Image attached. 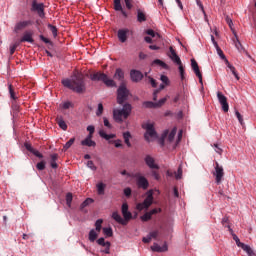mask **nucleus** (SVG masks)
<instances>
[{
    "label": "nucleus",
    "mask_w": 256,
    "mask_h": 256,
    "mask_svg": "<svg viewBox=\"0 0 256 256\" xmlns=\"http://www.w3.org/2000/svg\"><path fill=\"white\" fill-rule=\"evenodd\" d=\"M62 85L77 94L86 92V82L82 74H74L71 79L62 80Z\"/></svg>",
    "instance_id": "f257e3e1"
},
{
    "label": "nucleus",
    "mask_w": 256,
    "mask_h": 256,
    "mask_svg": "<svg viewBox=\"0 0 256 256\" xmlns=\"http://www.w3.org/2000/svg\"><path fill=\"white\" fill-rule=\"evenodd\" d=\"M132 112V105L131 104H124L122 109L113 110V119L117 123H122L126 120Z\"/></svg>",
    "instance_id": "f03ea898"
},
{
    "label": "nucleus",
    "mask_w": 256,
    "mask_h": 256,
    "mask_svg": "<svg viewBox=\"0 0 256 256\" xmlns=\"http://www.w3.org/2000/svg\"><path fill=\"white\" fill-rule=\"evenodd\" d=\"M89 79L91 81H101L107 87H111V88L117 87L116 82L113 79H109V77L102 72H95L89 75Z\"/></svg>",
    "instance_id": "7ed1b4c3"
},
{
    "label": "nucleus",
    "mask_w": 256,
    "mask_h": 256,
    "mask_svg": "<svg viewBox=\"0 0 256 256\" xmlns=\"http://www.w3.org/2000/svg\"><path fill=\"white\" fill-rule=\"evenodd\" d=\"M130 91L127 89L125 84H121L117 89V103L123 105L124 102L128 101Z\"/></svg>",
    "instance_id": "20e7f679"
},
{
    "label": "nucleus",
    "mask_w": 256,
    "mask_h": 256,
    "mask_svg": "<svg viewBox=\"0 0 256 256\" xmlns=\"http://www.w3.org/2000/svg\"><path fill=\"white\" fill-rule=\"evenodd\" d=\"M153 200V190H149L147 192V197L144 199V201L136 205V210L143 211L144 209H148L153 204Z\"/></svg>",
    "instance_id": "39448f33"
},
{
    "label": "nucleus",
    "mask_w": 256,
    "mask_h": 256,
    "mask_svg": "<svg viewBox=\"0 0 256 256\" xmlns=\"http://www.w3.org/2000/svg\"><path fill=\"white\" fill-rule=\"evenodd\" d=\"M132 177L135 179L138 188L143 190H147L149 188L150 184L148 179L142 176L141 173H135Z\"/></svg>",
    "instance_id": "423d86ee"
},
{
    "label": "nucleus",
    "mask_w": 256,
    "mask_h": 256,
    "mask_svg": "<svg viewBox=\"0 0 256 256\" xmlns=\"http://www.w3.org/2000/svg\"><path fill=\"white\" fill-rule=\"evenodd\" d=\"M142 128L146 130L144 138L150 141V138H157V132L154 129V125L151 123H146L142 125Z\"/></svg>",
    "instance_id": "0eeeda50"
},
{
    "label": "nucleus",
    "mask_w": 256,
    "mask_h": 256,
    "mask_svg": "<svg viewBox=\"0 0 256 256\" xmlns=\"http://www.w3.org/2000/svg\"><path fill=\"white\" fill-rule=\"evenodd\" d=\"M32 12L38 13V16L40 18L45 17V6L43 3L38 4L36 0L32 1V9H30Z\"/></svg>",
    "instance_id": "6e6552de"
},
{
    "label": "nucleus",
    "mask_w": 256,
    "mask_h": 256,
    "mask_svg": "<svg viewBox=\"0 0 256 256\" xmlns=\"http://www.w3.org/2000/svg\"><path fill=\"white\" fill-rule=\"evenodd\" d=\"M213 175L215 176L216 183L220 184L225 173L223 167L220 166L218 162H215V172H213Z\"/></svg>",
    "instance_id": "1a4fd4ad"
},
{
    "label": "nucleus",
    "mask_w": 256,
    "mask_h": 256,
    "mask_svg": "<svg viewBox=\"0 0 256 256\" xmlns=\"http://www.w3.org/2000/svg\"><path fill=\"white\" fill-rule=\"evenodd\" d=\"M217 98L222 107L223 112H229V104L227 101V97H225L221 92H217Z\"/></svg>",
    "instance_id": "9d476101"
},
{
    "label": "nucleus",
    "mask_w": 256,
    "mask_h": 256,
    "mask_svg": "<svg viewBox=\"0 0 256 256\" xmlns=\"http://www.w3.org/2000/svg\"><path fill=\"white\" fill-rule=\"evenodd\" d=\"M121 213L124 218V221H126V224L133 218V215L131 212H129V206L127 203H123L121 206Z\"/></svg>",
    "instance_id": "9b49d317"
},
{
    "label": "nucleus",
    "mask_w": 256,
    "mask_h": 256,
    "mask_svg": "<svg viewBox=\"0 0 256 256\" xmlns=\"http://www.w3.org/2000/svg\"><path fill=\"white\" fill-rule=\"evenodd\" d=\"M191 68H192L193 72L195 73V75L198 77L199 83L203 84V76L200 71L199 65L195 59H191Z\"/></svg>",
    "instance_id": "f8f14e48"
},
{
    "label": "nucleus",
    "mask_w": 256,
    "mask_h": 256,
    "mask_svg": "<svg viewBox=\"0 0 256 256\" xmlns=\"http://www.w3.org/2000/svg\"><path fill=\"white\" fill-rule=\"evenodd\" d=\"M144 162L145 164L148 166V168H150L151 170H158L160 169L159 165H157L155 163V159L150 156V155H146L145 158H144Z\"/></svg>",
    "instance_id": "ddd939ff"
},
{
    "label": "nucleus",
    "mask_w": 256,
    "mask_h": 256,
    "mask_svg": "<svg viewBox=\"0 0 256 256\" xmlns=\"http://www.w3.org/2000/svg\"><path fill=\"white\" fill-rule=\"evenodd\" d=\"M168 57L171 59V61L177 65H181L182 61L180 57L177 55L176 51L173 47H169V54Z\"/></svg>",
    "instance_id": "4468645a"
},
{
    "label": "nucleus",
    "mask_w": 256,
    "mask_h": 256,
    "mask_svg": "<svg viewBox=\"0 0 256 256\" xmlns=\"http://www.w3.org/2000/svg\"><path fill=\"white\" fill-rule=\"evenodd\" d=\"M144 78V75L141 73V71L138 70H131L130 71V79L132 82H140Z\"/></svg>",
    "instance_id": "2eb2a0df"
},
{
    "label": "nucleus",
    "mask_w": 256,
    "mask_h": 256,
    "mask_svg": "<svg viewBox=\"0 0 256 256\" xmlns=\"http://www.w3.org/2000/svg\"><path fill=\"white\" fill-rule=\"evenodd\" d=\"M161 211H162L161 208L152 209L151 211L146 212L143 216H141L140 219H141L143 222H147V221H149V220L152 219V216H153L154 214L160 213Z\"/></svg>",
    "instance_id": "dca6fc26"
},
{
    "label": "nucleus",
    "mask_w": 256,
    "mask_h": 256,
    "mask_svg": "<svg viewBox=\"0 0 256 256\" xmlns=\"http://www.w3.org/2000/svg\"><path fill=\"white\" fill-rule=\"evenodd\" d=\"M97 244L102 246L104 249L101 250V252H104L105 254H110V247L111 243L110 242H105L104 238H99L97 241Z\"/></svg>",
    "instance_id": "f3484780"
},
{
    "label": "nucleus",
    "mask_w": 256,
    "mask_h": 256,
    "mask_svg": "<svg viewBox=\"0 0 256 256\" xmlns=\"http://www.w3.org/2000/svg\"><path fill=\"white\" fill-rule=\"evenodd\" d=\"M150 249L154 252L162 253L168 251V244L167 242H164L162 246H160L158 243H153V245L150 247Z\"/></svg>",
    "instance_id": "a211bd4d"
},
{
    "label": "nucleus",
    "mask_w": 256,
    "mask_h": 256,
    "mask_svg": "<svg viewBox=\"0 0 256 256\" xmlns=\"http://www.w3.org/2000/svg\"><path fill=\"white\" fill-rule=\"evenodd\" d=\"M128 33L129 30L128 29H119L117 31V38L121 43H125L128 39Z\"/></svg>",
    "instance_id": "6ab92c4d"
},
{
    "label": "nucleus",
    "mask_w": 256,
    "mask_h": 256,
    "mask_svg": "<svg viewBox=\"0 0 256 256\" xmlns=\"http://www.w3.org/2000/svg\"><path fill=\"white\" fill-rule=\"evenodd\" d=\"M113 8H114L115 11H120L124 18H128L127 12L124 11V9L121 5V0H114L113 1Z\"/></svg>",
    "instance_id": "aec40b11"
},
{
    "label": "nucleus",
    "mask_w": 256,
    "mask_h": 256,
    "mask_svg": "<svg viewBox=\"0 0 256 256\" xmlns=\"http://www.w3.org/2000/svg\"><path fill=\"white\" fill-rule=\"evenodd\" d=\"M29 25H31V21L18 22L16 24V26H14V32L19 33V31H22L23 29H25Z\"/></svg>",
    "instance_id": "412c9836"
},
{
    "label": "nucleus",
    "mask_w": 256,
    "mask_h": 256,
    "mask_svg": "<svg viewBox=\"0 0 256 256\" xmlns=\"http://www.w3.org/2000/svg\"><path fill=\"white\" fill-rule=\"evenodd\" d=\"M233 34H234V38L232 39V41H233V44H234L235 48L239 52L244 51L245 49H244L243 45L241 44V42H240V40L238 38V35L235 32H233Z\"/></svg>",
    "instance_id": "4be33fe9"
},
{
    "label": "nucleus",
    "mask_w": 256,
    "mask_h": 256,
    "mask_svg": "<svg viewBox=\"0 0 256 256\" xmlns=\"http://www.w3.org/2000/svg\"><path fill=\"white\" fill-rule=\"evenodd\" d=\"M112 219H114L117 223L126 226L127 225V221H125V219L122 218V216L118 213V212H113L112 213Z\"/></svg>",
    "instance_id": "5701e85b"
},
{
    "label": "nucleus",
    "mask_w": 256,
    "mask_h": 256,
    "mask_svg": "<svg viewBox=\"0 0 256 256\" xmlns=\"http://www.w3.org/2000/svg\"><path fill=\"white\" fill-rule=\"evenodd\" d=\"M113 78L115 80H118L120 82H123L124 81V78H125V74H124V71L121 69V68H117L115 70V73H114V76Z\"/></svg>",
    "instance_id": "b1692460"
},
{
    "label": "nucleus",
    "mask_w": 256,
    "mask_h": 256,
    "mask_svg": "<svg viewBox=\"0 0 256 256\" xmlns=\"http://www.w3.org/2000/svg\"><path fill=\"white\" fill-rule=\"evenodd\" d=\"M32 36L33 34L31 32L24 33V36H22V39H20V43H23V42L33 43L34 39Z\"/></svg>",
    "instance_id": "393cba45"
},
{
    "label": "nucleus",
    "mask_w": 256,
    "mask_h": 256,
    "mask_svg": "<svg viewBox=\"0 0 256 256\" xmlns=\"http://www.w3.org/2000/svg\"><path fill=\"white\" fill-rule=\"evenodd\" d=\"M56 123H58V126H60V128H62V130L66 131L68 129V126H67L66 122L63 120L62 116L56 117Z\"/></svg>",
    "instance_id": "a878e982"
},
{
    "label": "nucleus",
    "mask_w": 256,
    "mask_h": 256,
    "mask_svg": "<svg viewBox=\"0 0 256 256\" xmlns=\"http://www.w3.org/2000/svg\"><path fill=\"white\" fill-rule=\"evenodd\" d=\"M98 134H99L100 137L104 138V139L107 140V141H110L111 139L116 138V135H115V134H109V135H107L104 130H99Z\"/></svg>",
    "instance_id": "bb28decb"
},
{
    "label": "nucleus",
    "mask_w": 256,
    "mask_h": 256,
    "mask_svg": "<svg viewBox=\"0 0 256 256\" xmlns=\"http://www.w3.org/2000/svg\"><path fill=\"white\" fill-rule=\"evenodd\" d=\"M123 139H124V143L126 144L127 147H132V144L130 142V139L132 138V135L130 132H124L122 134Z\"/></svg>",
    "instance_id": "cd10ccee"
},
{
    "label": "nucleus",
    "mask_w": 256,
    "mask_h": 256,
    "mask_svg": "<svg viewBox=\"0 0 256 256\" xmlns=\"http://www.w3.org/2000/svg\"><path fill=\"white\" fill-rule=\"evenodd\" d=\"M98 233H99V232H96L94 229H91V230L89 231V234H88V239H89V241H90V242H95L96 239H97L98 236H99Z\"/></svg>",
    "instance_id": "c85d7f7f"
},
{
    "label": "nucleus",
    "mask_w": 256,
    "mask_h": 256,
    "mask_svg": "<svg viewBox=\"0 0 256 256\" xmlns=\"http://www.w3.org/2000/svg\"><path fill=\"white\" fill-rule=\"evenodd\" d=\"M147 20L146 14L140 9L137 10V21L142 23Z\"/></svg>",
    "instance_id": "c756f323"
},
{
    "label": "nucleus",
    "mask_w": 256,
    "mask_h": 256,
    "mask_svg": "<svg viewBox=\"0 0 256 256\" xmlns=\"http://www.w3.org/2000/svg\"><path fill=\"white\" fill-rule=\"evenodd\" d=\"M226 64H227V67L229 68V70L231 71V73L236 78V80H240V77H239L238 73L236 72V68L233 65H231L228 60H226Z\"/></svg>",
    "instance_id": "7c9ffc66"
},
{
    "label": "nucleus",
    "mask_w": 256,
    "mask_h": 256,
    "mask_svg": "<svg viewBox=\"0 0 256 256\" xmlns=\"http://www.w3.org/2000/svg\"><path fill=\"white\" fill-rule=\"evenodd\" d=\"M82 146H87V147H95L96 142L92 141V139H87L85 138L83 141L80 143Z\"/></svg>",
    "instance_id": "2f4dec72"
},
{
    "label": "nucleus",
    "mask_w": 256,
    "mask_h": 256,
    "mask_svg": "<svg viewBox=\"0 0 256 256\" xmlns=\"http://www.w3.org/2000/svg\"><path fill=\"white\" fill-rule=\"evenodd\" d=\"M96 188H97V194H99V195H103V194H105V188H106V184H104V183H98L97 185H96Z\"/></svg>",
    "instance_id": "473e14b6"
},
{
    "label": "nucleus",
    "mask_w": 256,
    "mask_h": 256,
    "mask_svg": "<svg viewBox=\"0 0 256 256\" xmlns=\"http://www.w3.org/2000/svg\"><path fill=\"white\" fill-rule=\"evenodd\" d=\"M242 249L247 253L248 256H256V253L249 245L244 246Z\"/></svg>",
    "instance_id": "72a5a7b5"
},
{
    "label": "nucleus",
    "mask_w": 256,
    "mask_h": 256,
    "mask_svg": "<svg viewBox=\"0 0 256 256\" xmlns=\"http://www.w3.org/2000/svg\"><path fill=\"white\" fill-rule=\"evenodd\" d=\"M102 224H103V219H98V220H96V222H95V231H96L97 233H100V232H101Z\"/></svg>",
    "instance_id": "f704fd0d"
},
{
    "label": "nucleus",
    "mask_w": 256,
    "mask_h": 256,
    "mask_svg": "<svg viewBox=\"0 0 256 256\" xmlns=\"http://www.w3.org/2000/svg\"><path fill=\"white\" fill-rule=\"evenodd\" d=\"M176 134H177V128L176 127H174L172 130H171V132L169 133V135H168V141L169 142H173L174 141V138H175V136H176Z\"/></svg>",
    "instance_id": "c9c22d12"
},
{
    "label": "nucleus",
    "mask_w": 256,
    "mask_h": 256,
    "mask_svg": "<svg viewBox=\"0 0 256 256\" xmlns=\"http://www.w3.org/2000/svg\"><path fill=\"white\" fill-rule=\"evenodd\" d=\"M233 240L235 241L236 245L238 247H241L242 249L246 246V244L240 241L239 237L236 234H233Z\"/></svg>",
    "instance_id": "e433bc0d"
},
{
    "label": "nucleus",
    "mask_w": 256,
    "mask_h": 256,
    "mask_svg": "<svg viewBox=\"0 0 256 256\" xmlns=\"http://www.w3.org/2000/svg\"><path fill=\"white\" fill-rule=\"evenodd\" d=\"M178 70H179L181 80L184 81L185 80V69H184V66L182 63L180 65H178Z\"/></svg>",
    "instance_id": "4c0bfd02"
},
{
    "label": "nucleus",
    "mask_w": 256,
    "mask_h": 256,
    "mask_svg": "<svg viewBox=\"0 0 256 256\" xmlns=\"http://www.w3.org/2000/svg\"><path fill=\"white\" fill-rule=\"evenodd\" d=\"M94 200L92 198H87L85 201H83L80 205V209H83L87 207L88 205L92 204Z\"/></svg>",
    "instance_id": "58836bf2"
},
{
    "label": "nucleus",
    "mask_w": 256,
    "mask_h": 256,
    "mask_svg": "<svg viewBox=\"0 0 256 256\" xmlns=\"http://www.w3.org/2000/svg\"><path fill=\"white\" fill-rule=\"evenodd\" d=\"M145 77L147 78L148 83H150L153 88H156V87H157V82H156V80H154V78L148 76V73H145Z\"/></svg>",
    "instance_id": "ea45409f"
},
{
    "label": "nucleus",
    "mask_w": 256,
    "mask_h": 256,
    "mask_svg": "<svg viewBox=\"0 0 256 256\" xmlns=\"http://www.w3.org/2000/svg\"><path fill=\"white\" fill-rule=\"evenodd\" d=\"M102 232H103V234H104L105 236H107V237L113 236V229H112L111 227H109V228H103V229H102Z\"/></svg>",
    "instance_id": "a19ab883"
},
{
    "label": "nucleus",
    "mask_w": 256,
    "mask_h": 256,
    "mask_svg": "<svg viewBox=\"0 0 256 256\" xmlns=\"http://www.w3.org/2000/svg\"><path fill=\"white\" fill-rule=\"evenodd\" d=\"M48 29H50V32H52V36H54V38L57 37L58 35V29L57 27L51 25V24H48Z\"/></svg>",
    "instance_id": "79ce46f5"
},
{
    "label": "nucleus",
    "mask_w": 256,
    "mask_h": 256,
    "mask_svg": "<svg viewBox=\"0 0 256 256\" xmlns=\"http://www.w3.org/2000/svg\"><path fill=\"white\" fill-rule=\"evenodd\" d=\"M174 174H175V179L180 180L182 178V175H183L182 167L179 166L178 169H177V172H175Z\"/></svg>",
    "instance_id": "37998d69"
},
{
    "label": "nucleus",
    "mask_w": 256,
    "mask_h": 256,
    "mask_svg": "<svg viewBox=\"0 0 256 256\" xmlns=\"http://www.w3.org/2000/svg\"><path fill=\"white\" fill-rule=\"evenodd\" d=\"M143 107L145 108H157V104L151 101L143 102Z\"/></svg>",
    "instance_id": "c03bdc74"
},
{
    "label": "nucleus",
    "mask_w": 256,
    "mask_h": 256,
    "mask_svg": "<svg viewBox=\"0 0 256 256\" xmlns=\"http://www.w3.org/2000/svg\"><path fill=\"white\" fill-rule=\"evenodd\" d=\"M126 9L128 10H132L133 9V5H134V0H124Z\"/></svg>",
    "instance_id": "a18cd8bd"
},
{
    "label": "nucleus",
    "mask_w": 256,
    "mask_h": 256,
    "mask_svg": "<svg viewBox=\"0 0 256 256\" xmlns=\"http://www.w3.org/2000/svg\"><path fill=\"white\" fill-rule=\"evenodd\" d=\"M215 48H216V51H217L218 56H219L221 59H223V60H225V61L227 62L226 56L224 55V52L222 51V49H221L219 46H217V47H215Z\"/></svg>",
    "instance_id": "49530a36"
},
{
    "label": "nucleus",
    "mask_w": 256,
    "mask_h": 256,
    "mask_svg": "<svg viewBox=\"0 0 256 256\" xmlns=\"http://www.w3.org/2000/svg\"><path fill=\"white\" fill-rule=\"evenodd\" d=\"M72 200H73L72 193L66 194V205H68V207H71Z\"/></svg>",
    "instance_id": "de8ad7c7"
},
{
    "label": "nucleus",
    "mask_w": 256,
    "mask_h": 256,
    "mask_svg": "<svg viewBox=\"0 0 256 256\" xmlns=\"http://www.w3.org/2000/svg\"><path fill=\"white\" fill-rule=\"evenodd\" d=\"M160 80L161 82L165 85V86H169L170 85V80L167 76L165 75H161L160 76Z\"/></svg>",
    "instance_id": "09e8293b"
},
{
    "label": "nucleus",
    "mask_w": 256,
    "mask_h": 256,
    "mask_svg": "<svg viewBox=\"0 0 256 256\" xmlns=\"http://www.w3.org/2000/svg\"><path fill=\"white\" fill-rule=\"evenodd\" d=\"M75 142V138H71L68 142H66V145H64V151H67Z\"/></svg>",
    "instance_id": "8fccbe9b"
},
{
    "label": "nucleus",
    "mask_w": 256,
    "mask_h": 256,
    "mask_svg": "<svg viewBox=\"0 0 256 256\" xmlns=\"http://www.w3.org/2000/svg\"><path fill=\"white\" fill-rule=\"evenodd\" d=\"M8 91L10 92V98H12V99H14V100H17V97H16V95H15V91H14L12 85H9V86H8Z\"/></svg>",
    "instance_id": "3c124183"
},
{
    "label": "nucleus",
    "mask_w": 256,
    "mask_h": 256,
    "mask_svg": "<svg viewBox=\"0 0 256 256\" xmlns=\"http://www.w3.org/2000/svg\"><path fill=\"white\" fill-rule=\"evenodd\" d=\"M109 143H113L115 148L123 147L122 140H120V139H117V140H114V141H109Z\"/></svg>",
    "instance_id": "603ef678"
},
{
    "label": "nucleus",
    "mask_w": 256,
    "mask_h": 256,
    "mask_svg": "<svg viewBox=\"0 0 256 256\" xmlns=\"http://www.w3.org/2000/svg\"><path fill=\"white\" fill-rule=\"evenodd\" d=\"M103 111H104L103 104H102V103H99V104H98L97 111H96V116H101V115L103 114Z\"/></svg>",
    "instance_id": "864d4df0"
},
{
    "label": "nucleus",
    "mask_w": 256,
    "mask_h": 256,
    "mask_svg": "<svg viewBox=\"0 0 256 256\" xmlns=\"http://www.w3.org/2000/svg\"><path fill=\"white\" fill-rule=\"evenodd\" d=\"M235 115H236L239 123L243 126L244 125V119H243V116L241 115V113L238 112V111H235Z\"/></svg>",
    "instance_id": "5fc2aeb1"
},
{
    "label": "nucleus",
    "mask_w": 256,
    "mask_h": 256,
    "mask_svg": "<svg viewBox=\"0 0 256 256\" xmlns=\"http://www.w3.org/2000/svg\"><path fill=\"white\" fill-rule=\"evenodd\" d=\"M153 63L156 64V65H159L162 68H167V64L164 63L163 61L159 60V59L154 60Z\"/></svg>",
    "instance_id": "6e6d98bb"
},
{
    "label": "nucleus",
    "mask_w": 256,
    "mask_h": 256,
    "mask_svg": "<svg viewBox=\"0 0 256 256\" xmlns=\"http://www.w3.org/2000/svg\"><path fill=\"white\" fill-rule=\"evenodd\" d=\"M36 168H37L38 170H40V171H43V170L46 168V163H45V161H42V162L36 164Z\"/></svg>",
    "instance_id": "4d7b16f0"
},
{
    "label": "nucleus",
    "mask_w": 256,
    "mask_h": 256,
    "mask_svg": "<svg viewBox=\"0 0 256 256\" xmlns=\"http://www.w3.org/2000/svg\"><path fill=\"white\" fill-rule=\"evenodd\" d=\"M19 45H20V43L16 42V43H14V45L10 46V55H13L15 53V51Z\"/></svg>",
    "instance_id": "13d9d810"
},
{
    "label": "nucleus",
    "mask_w": 256,
    "mask_h": 256,
    "mask_svg": "<svg viewBox=\"0 0 256 256\" xmlns=\"http://www.w3.org/2000/svg\"><path fill=\"white\" fill-rule=\"evenodd\" d=\"M123 193L126 197H131L132 195V189L130 187H127L123 190Z\"/></svg>",
    "instance_id": "bf43d9fd"
},
{
    "label": "nucleus",
    "mask_w": 256,
    "mask_h": 256,
    "mask_svg": "<svg viewBox=\"0 0 256 256\" xmlns=\"http://www.w3.org/2000/svg\"><path fill=\"white\" fill-rule=\"evenodd\" d=\"M151 176H153L155 180H160V178H161L160 174L157 171H155L154 169H152V171H151Z\"/></svg>",
    "instance_id": "052dcab7"
},
{
    "label": "nucleus",
    "mask_w": 256,
    "mask_h": 256,
    "mask_svg": "<svg viewBox=\"0 0 256 256\" xmlns=\"http://www.w3.org/2000/svg\"><path fill=\"white\" fill-rule=\"evenodd\" d=\"M87 167L90 168L91 170L93 171H96L97 170V167L94 165V162L93 161H87Z\"/></svg>",
    "instance_id": "680f3d73"
},
{
    "label": "nucleus",
    "mask_w": 256,
    "mask_h": 256,
    "mask_svg": "<svg viewBox=\"0 0 256 256\" xmlns=\"http://www.w3.org/2000/svg\"><path fill=\"white\" fill-rule=\"evenodd\" d=\"M103 124L108 129H112V125L110 124L109 120L106 117H103Z\"/></svg>",
    "instance_id": "e2e57ef3"
},
{
    "label": "nucleus",
    "mask_w": 256,
    "mask_h": 256,
    "mask_svg": "<svg viewBox=\"0 0 256 256\" xmlns=\"http://www.w3.org/2000/svg\"><path fill=\"white\" fill-rule=\"evenodd\" d=\"M167 101V98H162L160 99L157 103H156V107L159 108L161 106H163Z\"/></svg>",
    "instance_id": "0e129e2a"
},
{
    "label": "nucleus",
    "mask_w": 256,
    "mask_h": 256,
    "mask_svg": "<svg viewBox=\"0 0 256 256\" xmlns=\"http://www.w3.org/2000/svg\"><path fill=\"white\" fill-rule=\"evenodd\" d=\"M146 34L149 35V36L152 37V38L156 37V35H157V34L155 33V31L152 30V29L146 30Z\"/></svg>",
    "instance_id": "69168bd1"
},
{
    "label": "nucleus",
    "mask_w": 256,
    "mask_h": 256,
    "mask_svg": "<svg viewBox=\"0 0 256 256\" xmlns=\"http://www.w3.org/2000/svg\"><path fill=\"white\" fill-rule=\"evenodd\" d=\"M70 107H73L71 102H64V104H62V108L64 109H69Z\"/></svg>",
    "instance_id": "338daca9"
},
{
    "label": "nucleus",
    "mask_w": 256,
    "mask_h": 256,
    "mask_svg": "<svg viewBox=\"0 0 256 256\" xmlns=\"http://www.w3.org/2000/svg\"><path fill=\"white\" fill-rule=\"evenodd\" d=\"M158 235H159V231H153L149 233V236L151 237V239L152 238L156 239Z\"/></svg>",
    "instance_id": "774afa93"
}]
</instances>
